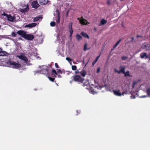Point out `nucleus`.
Masks as SVG:
<instances>
[{
	"instance_id": "obj_1",
	"label": "nucleus",
	"mask_w": 150,
	"mask_h": 150,
	"mask_svg": "<svg viewBox=\"0 0 150 150\" xmlns=\"http://www.w3.org/2000/svg\"><path fill=\"white\" fill-rule=\"evenodd\" d=\"M16 33L22 37L28 40H32L34 38L33 35L27 34L23 30H19Z\"/></svg>"
},
{
	"instance_id": "obj_2",
	"label": "nucleus",
	"mask_w": 150,
	"mask_h": 150,
	"mask_svg": "<svg viewBox=\"0 0 150 150\" xmlns=\"http://www.w3.org/2000/svg\"><path fill=\"white\" fill-rule=\"evenodd\" d=\"M44 67V66H39V68L41 69V70L37 71L36 72L44 74H48L49 72V69L47 68V67H46L45 68L42 69V67Z\"/></svg>"
},
{
	"instance_id": "obj_3",
	"label": "nucleus",
	"mask_w": 150,
	"mask_h": 150,
	"mask_svg": "<svg viewBox=\"0 0 150 150\" xmlns=\"http://www.w3.org/2000/svg\"><path fill=\"white\" fill-rule=\"evenodd\" d=\"M73 79L72 80H73L76 82L82 83L84 80V79L82 78L80 76L78 75L74 76H73Z\"/></svg>"
},
{
	"instance_id": "obj_4",
	"label": "nucleus",
	"mask_w": 150,
	"mask_h": 150,
	"mask_svg": "<svg viewBox=\"0 0 150 150\" xmlns=\"http://www.w3.org/2000/svg\"><path fill=\"white\" fill-rule=\"evenodd\" d=\"M9 64L10 66L13 68L18 69L21 67L20 64L14 62L10 61L9 62Z\"/></svg>"
},
{
	"instance_id": "obj_5",
	"label": "nucleus",
	"mask_w": 150,
	"mask_h": 150,
	"mask_svg": "<svg viewBox=\"0 0 150 150\" xmlns=\"http://www.w3.org/2000/svg\"><path fill=\"white\" fill-rule=\"evenodd\" d=\"M4 16H6L7 19L8 21H14V20L15 18V17L14 16H12L11 15H8L7 14L4 13L3 14Z\"/></svg>"
},
{
	"instance_id": "obj_6",
	"label": "nucleus",
	"mask_w": 150,
	"mask_h": 150,
	"mask_svg": "<svg viewBox=\"0 0 150 150\" xmlns=\"http://www.w3.org/2000/svg\"><path fill=\"white\" fill-rule=\"evenodd\" d=\"M79 20L80 23L83 25H87L88 23L89 24V23L87 21L84 19L83 17H81L80 19V18H78L77 19Z\"/></svg>"
},
{
	"instance_id": "obj_7",
	"label": "nucleus",
	"mask_w": 150,
	"mask_h": 150,
	"mask_svg": "<svg viewBox=\"0 0 150 150\" xmlns=\"http://www.w3.org/2000/svg\"><path fill=\"white\" fill-rule=\"evenodd\" d=\"M72 23L70 22L69 24L68 28L69 31L70 33L69 37L71 38L72 36V35L73 32V30L72 28Z\"/></svg>"
},
{
	"instance_id": "obj_8",
	"label": "nucleus",
	"mask_w": 150,
	"mask_h": 150,
	"mask_svg": "<svg viewBox=\"0 0 150 150\" xmlns=\"http://www.w3.org/2000/svg\"><path fill=\"white\" fill-rule=\"evenodd\" d=\"M119 69L120 70L119 71L116 70V69H115V72L118 73L119 74L120 73H125V67H124L122 66L121 65L120 66Z\"/></svg>"
},
{
	"instance_id": "obj_9",
	"label": "nucleus",
	"mask_w": 150,
	"mask_h": 150,
	"mask_svg": "<svg viewBox=\"0 0 150 150\" xmlns=\"http://www.w3.org/2000/svg\"><path fill=\"white\" fill-rule=\"evenodd\" d=\"M32 7L35 8H38L40 6L37 1H33L31 4Z\"/></svg>"
},
{
	"instance_id": "obj_10",
	"label": "nucleus",
	"mask_w": 150,
	"mask_h": 150,
	"mask_svg": "<svg viewBox=\"0 0 150 150\" xmlns=\"http://www.w3.org/2000/svg\"><path fill=\"white\" fill-rule=\"evenodd\" d=\"M17 57L19 59L24 61L25 62H27L28 61V58L25 55H17Z\"/></svg>"
},
{
	"instance_id": "obj_11",
	"label": "nucleus",
	"mask_w": 150,
	"mask_h": 150,
	"mask_svg": "<svg viewBox=\"0 0 150 150\" xmlns=\"http://www.w3.org/2000/svg\"><path fill=\"white\" fill-rule=\"evenodd\" d=\"M9 54L5 51H3L1 50L0 51V56H8Z\"/></svg>"
},
{
	"instance_id": "obj_12",
	"label": "nucleus",
	"mask_w": 150,
	"mask_h": 150,
	"mask_svg": "<svg viewBox=\"0 0 150 150\" xmlns=\"http://www.w3.org/2000/svg\"><path fill=\"white\" fill-rule=\"evenodd\" d=\"M29 9V6L28 5H27L25 8H21L20 9V11L23 13H24L27 12L28 11Z\"/></svg>"
},
{
	"instance_id": "obj_13",
	"label": "nucleus",
	"mask_w": 150,
	"mask_h": 150,
	"mask_svg": "<svg viewBox=\"0 0 150 150\" xmlns=\"http://www.w3.org/2000/svg\"><path fill=\"white\" fill-rule=\"evenodd\" d=\"M37 25V24L35 23H32L30 24L26 25H25V28H31L35 27Z\"/></svg>"
},
{
	"instance_id": "obj_14",
	"label": "nucleus",
	"mask_w": 150,
	"mask_h": 150,
	"mask_svg": "<svg viewBox=\"0 0 150 150\" xmlns=\"http://www.w3.org/2000/svg\"><path fill=\"white\" fill-rule=\"evenodd\" d=\"M56 12L57 14V20L56 21V22L57 23H59L60 22V13L59 12V11L58 10H56Z\"/></svg>"
},
{
	"instance_id": "obj_15",
	"label": "nucleus",
	"mask_w": 150,
	"mask_h": 150,
	"mask_svg": "<svg viewBox=\"0 0 150 150\" xmlns=\"http://www.w3.org/2000/svg\"><path fill=\"white\" fill-rule=\"evenodd\" d=\"M39 3L42 5L46 4L48 2V0H39Z\"/></svg>"
},
{
	"instance_id": "obj_16",
	"label": "nucleus",
	"mask_w": 150,
	"mask_h": 150,
	"mask_svg": "<svg viewBox=\"0 0 150 150\" xmlns=\"http://www.w3.org/2000/svg\"><path fill=\"white\" fill-rule=\"evenodd\" d=\"M113 91L114 94L116 96H120L122 95L121 93L120 92V90L116 91L114 90Z\"/></svg>"
},
{
	"instance_id": "obj_17",
	"label": "nucleus",
	"mask_w": 150,
	"mask_h": 150,
	"mask_svg": "<svg viewBox=\"0 0 150 150\" xmlns=\"http://www.w3.org/2000/svg\"><path fill=\"white\" fill-rule=\"evenodd\" d=\"M150 47V44H148L146 45H142V47L147 50H148L149 49Z\"/></svg>"
},
{
	"instance_id": "obj_18",
	"label": "nucleus",
	"mask_w": 150,
	"mask_h": 150,
	"mask_svg": "<svg viewBox=\"0 0 150 150\" xmlns=\"http://www.w3.org/2000/svg\"><path fill=\"white\" fill-rule=\"evenodd\" d=\"M140 57L142 59H143L144 57H145L146 58H148V57L147 56V54L145 52H143L142 53H141L140 54Z\"/></svg>"
},
{
	"instance_id": "obj_19",
	"label": "nucleus",
	"mask_w": 150,
	"mask_h": 150,
	"mask_svg": "<svg viewBox=\"0 0 150 150\" xmlns=\"http://www.w3.org/2000/svg\"><path fill=\"white\" fill-rule=\"evenodd\" d=\"M81 34L84 38H87L88 39H89V36L86 33H85L83 32H82L81 33Z\"/></svg>"
},
{
	"instance_id": "obj_20",
	"label": "nucleus",
	"mask_w": 150,
	"mask_h": 150,
	"mask_svg": "<svg viewBox=\"0 0 150 150\" xmlns=\"http://www.w3.org/2000/svg\"><path fill=\"white\" fill-rule=\"evenodd\" d=\"M81 75L83 77L85 76L86 74V71L84 69L82 70L80 72Z\"/></svg>"
},
{
	"instance_id": "obj_21",
	"label": "nucleus",
	"mask_w": 150,
	"mask_h": 150,
	"mask_svg": "<svg viewBox=\"0 0 150 150\" xmlns=\"http://www.w3.org/2000/svg\"><path fill=\"white\" fill-rule=\"evenodd\" d=\"M52 75H54L55 77H56V75H57V73L55 70L54 69H52Z\"/></svg>"
},
{
	"instance_id": "obj_22",
	"label": "nucleus",
	"mask_w": 150,
	"mask_h": 150,
	"mask_svg": "<svg viewBox=\"0 0 150 150\" xmlns=\"http://www.w3.org/2000/svg\"><path fill=\"white\" fill-rule=\"evenodd\" d=\"M76 39L78 41H79L82 39V37L79 34H77L76 35Z\"/></svg>"
},
{
	"instance_id": "obj_23",
	"label": "nucleus",
	"mask_w": 150,
	"mask_h": 150,
	"mask_svg": "<svg viewBox=\"0 0 150 150\" xmlns=\"http://www.w3.org/2000/svg\"><path fill=\"white\" fill-rule=\"evenodd\" d=\"M100 56V54L98 56H97L95 60L92 63V65L93 66L98 61V59L99 58V57Z\"/></svg>"
},
{
	"instance_id": "obj_24",
	"label": "nucleus",
	"mask_w": 150,
	"mask_h": 150,
	"mask_svg": "<svg viewBox=\"0 0 150 150\" xmlns=\"http://www.w3.org/2000/svg\"><path fill=\"white\" fill-rule=\"evenodd\" d=\"M129 73V71H127L126 72H125V73H123V74H125V77L127 76H130V74Z\"/></svg>"
},
{
	"instance_id": "obj_25",
	"label": "nucleus",
	"mask_w": 150,
	"mask_h": 150,
	"mask_svg": "<svg viewBox=\"0 0 150 150\" xmlns=\"http://www.w3.org/2000/svg\"><path fill=\"white\" fill-rule=\"evenodd\" d=\"M41 18V17L40 16H37L34 18L33 21L34 22L37 21L39 20Z\"/></svg>"
},
{
	"instance_id": "obj_26",
	"label": "nucleus",
	"mask_w": 150,
	"mask_h": 150,
	"mask_svg": "<svg viewBox=\"0 0 150 150\" xmlns=\"http://www.w3.org/2000/svg\"><path fill=\"white\" fill-rule=\"evenodd\" d=\"M121 41V39H120L113 46L114 48H115L118 45Z\"/></svg>"
},
{
	"instance_id": "obj_27",
	"label": "nucleus",
	"mask_w": 150,
	"mask_h": 150,
	"mask_svg": "<svg viewBox=\"0 0 150 150\" xmlns=\"http://www.w3.org/2000/svg\"><path fill=\"white\" fill-rule=\"evenodd\" d=\"M146 91L147 93V95L149 96L150 95V88L148 87V88H146Z\"/></svg>"
},
{
	"instance_id": "obj_28",
	"label": "nucleus",
	"mask_w": 150,
	"mask_h": 150,
	"mask_svg": "<svg viewBox=\"0 0 150 150\" xmlns=\"http://www.w3.org/2000/svg\"><path fill=\"white\" fill-rule=\"evenodd\" d=\"M89 80H87L85 81L83 83V86H85L87 85L89 83Z\"/></svg>"
},
{
	"instance_id": "obj_29",
	"label": "nucleus",
	"mask_w": 150,
	"mask_h": 150,
	"mask_svg": "<svg viewBox=\"0 0 150 150\" xmlns=\"http://www.w3.org/2000/svg\"><path fill=\"white\" fill-rule=\"evenodd\" d=\"M107 22V21L105 20L104 19H102L101 21V24L102 25H104L106 24Z\"/></svg>"
},
{
	"instance_id": "obj_30",
	"label": "nucleus",
	"mask_w": 150,
	"mask_h": 150,
	"mask_svg": "<svg viewBox=\"0 0 150 150\" xmlns=\"http://www.w3.org/2000/svg\"><path fill=\"white\" fill-rule=\"evenodd\" d=\"M48 78L52 82H54V78H52L50 76H48Z\"/></svg>"
},
{
	"instance_id": "obj_31",
	"label": "nucleus",
	"mask_w": 150,
	"mask_h": 150,
	"mask_svg": "<svg viewBox=\"0 0 150 150\" xmlns=\"http://www.w3.org/2000/svg\"><path fill=\"white\" fill-rule=\"evenodd\" d=\"M56 23L54 21H53L52 22H51L50 23V25L51 26L54 27Z\"/></svg>"
},
{
	"instance_id": "obj_32",
	"label": "nucleus",
	"mask_w": 150,
	"mask_h": 150,
	"mask_svg": "<svg viewBox=\"0 0 150 150\" xmlns=\"http://www.w3.org/2000/svg\"><path fill=\"white\" fill-rule=\"evenodd\" d=\"M77 68L76 66L75 65H73L72 66L71 69L73 70H75Z\"/></svg>"
},
{
	"instance_id": "obj_33",
	"label": "nucleus",
	"mask_w": 150,
	"mask_h": 150,
	"mask_svg": "<svg viewBox=\"0 0 150 150\" xmlns=\"http://www.w3.org/2000/svg\"><path fill=\"white\" fill-rule=\"evenodd\" d=\"M57 73L62 74V71L60 69H57Z\"/></svg>"
},
{
	"instance_id": "obj_34",
	"label": "nucleus",
	"mask_w": 150,
	"mask_h": 150,
	"mask_svg": "<svg viewBox=\"0 0 150 150\" xmlns=\"http://www.w3.org/2000/svg\"><path fill=\"white\" fill-rule=\"evenodd\" d=\"M11 36L13 37H16L17 36V35L15 33L13 32L12 33Z\"/></svg>"
},
{
	"instance_id": "obj_35",
	"label": "nucleus",
	"mask_w": 150,
	"mask_h": 150,
	"mask_svg": "<svg viewBox=\"0 0 150 150\" xmlns=\"http://www.w3.org/2000/svg\"><path fill=\"white\" fill-rule=\"evenodd\" d=\"M66 60H67L69 62H70L72 61L71 59L68 57H66Z\"/></svg>"
},
{
	"instance_id": "obj_36",
	"label": "nucleus",
	"mask_w": 150,
	"mask_h": 150,
	"mask_svg": "<svg viewBox=\"0 0 150 150\" xmlns=\"http://www.w3.org/2000/svg\"><path fill=\"white\" fill-rule=\"evenodd\" d=\"M87 44L86 43L85 44L84 47V50H88L89 49H87Z\"/></svg>"
},
{
	"instance_id": "obj_37",
	"label": "nucleus",
	"mask_w": 150,
	"mask_h": 150,
	"mask_svg": "<svg viewBox=\"0 0 150 150\" xmlns=\"http://www.w3.org/2000/svg\"><path fill=\"white\" fill-rule=\"evenodd\" d=\"M122 59L123 60H126L127 59V57L125 56H122Z\"/></svg>"
},
{
	"instance_id": "obj_38",
	"label": "nucleus",
	"mask_w": 150,
	"mask_h": 150,
	"mask_svg": "<svg viewBox=\"0 0 150 150\" xmlns=\"http://www.w3.org/2000/svg\"><path fill=\"white\" fill-rule=\"evenodd\" d=\"M137 38H143V36L142 35H137L136 36Z\"/></svg>"
},
{
	"instance_id": "obj_39",
	"label": "nucleus",
	"mask_w": 150,
	"mask_h": 150,
	"mask_svg": "<svg viewBox=\"0 0 150 150\" xmlns=\"http://www.w3.org/2000/svg\"><path fill=\"white\" fill-rule=\"evenodd\" d=\"M55 66L56 68H59V67L58 65V64L57 63H55Z\"/></svg>"
},
{
	"instance_id": "obj_40",
	"label": "nucleus",
	"mask_w": 150,
	"mask_h": 150,
	"mask_svg": "<svg viewBox=\"0 0 150 150\" xmlns=\"http://www.w3.org/2000/svg\"><path fill=\"white\" fill-rule=\"evenodd\" d=\"M100 68H98L97 69V73H98L100 72Z\"/></svg>"
},
{
	"instance_id": "obj_41",
	"label": "nucleus",
	"mask_w": 150,
	"mask_h": 150,
	"mask_svg": "<svg viewBox=\"0 0 150 150\" xmlns=\"http://www.w3.org/2000/svg\"><path fill=\"white\" fill-rule=\"evenodd\" d=\"M131 42H132L134 40V37H132L131 38Z\"/></svg>"
},
{
	"instance_id": "obj_42",
	"label": "nucleus",
	"mask_w": 150,
	"mask_h": 150,
	"mask_svg": "<svg viewBox=\"0 0 150 150\" xmlns=\"http://www.w3.org/2000/svg\"><path fill=\"white\" fill-rule=\"evenodd\" d=\"M146 97V96H142L141 97V98H145Z\"/></svg>"
},
{
	"instance_id": "obj_43",
	"label": "nucleus",
	"mask_w": 150,
	"mask_h": 150,
	"mask_svg": "<svg viewBox=\"0 0 150 150\" xmlns=\"http://www.w3.org/2000/svg\"><path fill=\"white\" fill-rule=\"evenodd\" d=\"M94 30L95 31H97V28H95L94 29Z\"/></svg>"
},
{
	"instance_id": "obj_44",
	"label": "nucleus",
	"mask_w": 150,
	"mask_h": 150,
	"mask_svg": "<svg viewBox=\"0 0 150 150\" xmlns=\"http://www.w3.org/2000/svg\"><path fill=\"white\" fill-rule=\"evenodd\" d=\"M131 98H133V99H134L135 98V97L134 96H131Z\"/></svg>"
},
{
	"instance_id": "obj_45",
	"label": "nucleus",
	"mask_w": 150,
	"mask_h": 150,
	"mask_svg": "<svg viewBox=\"0 0 150 150\" xmlns=\"http://www.w3.org/2000/svg\"><path fill=\"white\" fill-rule=\"evenodd\" d=\"M89 59L88 60V62H87L86 63V64L85 65V67L87 65V64H88V62H89Z\"/></svg>"
},
{
	"instance_id": "obj_46",
	"label": "nucleus",
	"mask_w": 150,
	"mask_h": 150,
	"mask_svg": "<svg viewBox=\"0 0 150 150\" xmlns=\"http://www.w3.org/2000/svg\"><path fill=\"white\" fill-rule=\"evenodd\" d=\"M58 76V77H59V78H61V75H57Z\"/></svg>"
},
{
	"instance_id": "obj_47",
	"label": "nucleus",
	"mask_w": 150,
	"mask_h": 150,
	"mask_svg": "<svg viewBox=\"0 0 150 150\" xmlns=\"http://www.w3.org/2000/svg\"><path fill=\"white\" fill-rule=\"evenodd\" d=\"M82 62L83 64H85L84 61L83 59V61H82Z\"/></svg>"
},
{
	"instance_id": "obj_48",
	"label": "nucleus",
	"mask_w": 150,
	"mask_h": 150,
	"mask_svg": "<svg viewBox=\"0 0 150 150\" xmlns=\"http://www.w3.org/2000/svg\"><path fill=\"white\" fill-rule=\"evenodd\" d=\"M115 48H114L113 46V48L111 49V51H113Z\"/></svg>"
},
{
	"instance_id": "obj_49",
	"label": "nucleus",
	"mask_w": 150,
	"mask_h": 150,
	"mask_svg": "<svg viewBox=\"0 0 150 150\" xmlns=\"http://www.w3.org/2000/svg\"><path fill=\"white\" fill-rule=\"evenodd\" d=\"M68 14V13L67 12V16Z\"/></svg>"
},
{
	"instance_id": "obj_50",
	"label": "nucleus",
	"mask_w": 150,
	"mask_h": 150,
	"mask_svg": "<svg viewBox=\"0 0 150 150\" xmlns=\"http://www.w3.org/2000/svg\"><path fill=\"white\" fill-rule=\"evenodd\" d=\"M1 50V48H0V51Z\"/></svg>"
}]
</instances>
